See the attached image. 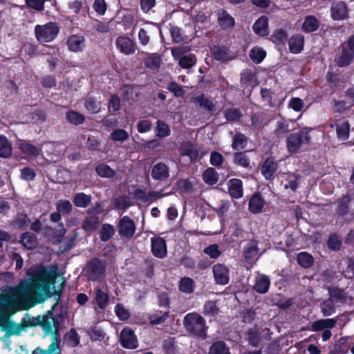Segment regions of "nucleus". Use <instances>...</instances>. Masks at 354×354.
<instances>
[{
  "label": "nucleus",
  "mask_w": 354,
  "mask_h": 354,
  "mask_svg": "<svg viewBox=\"0 0 354 354\" xmlns=\"http://www.w3.org/2000/svg\"><path fill=\"white\" fill-rule=\"evenodd\" d=\"M265 201L259 194H254L248 204L249 211L252 214H258L262 212L265 205Z\"/></svg>",
  "instance_id": "17"
},
{
  "label": "nucleus",
  "mask_w": 354,
  "mask_h": 354,
  "mask_svg": "<svg viewBox=\"0 0 354 354\" xmlns=\"http://www.w3.org/2000/svg\"><path fill=\"white\" fill-rule=\"evenodd\" d=\"M68 122L74 124H80L84 121V117L79 113L73 111H68L66 114Z\"/></svg>",
  "instance_id": "51"
},
{
  "label": "nucleus",
  "mask_w": 354,
  "mask_h": 354,
  "mask_svg": "<svg viewBox=\"0 0 354 354\" xmlns=\"http://www.w3.org/2000/svg\"><path fill=\"white\" fill-rule=\"evenodd\" d=\"M156 136L159 138H165L170 135L171 130L169 127L163 121L158 120L155 128Z\"/></svg>",
  "instance_id": "41"
},
{
  "label": "nucleus",
  "mask_w": 354,
  "mask_h": 354,
  "mask_svg": "<svg viewBox=\"0 0 354 354\" xmlns=\"http://www.w3.org/2000/svg\"><path fill=\"white\" fill-rule=\"evenodd\" d=\"M59 342L60 340L56 336H53V340L46 350L37 348L32 354H60Z\"/></svg>",
  "instance_id": "25"
},
{
  "label": "nucleus",
  "mask_w": 354,
  "mask_h": 354,
  "mask_svg": "<svg viewBox=\"0 0 354 354\" xmlns=\"http://www.w3.org/2000/svg\"><path fill=\"white\" fill-rule=\"evenodd\" d=\"M330 297L344 304L353 303V299L348 293L340 289H333L330 291Z\"/></svg>",
  "instance_id": "31"
},
{
  "label": "nucleus",
  "mask_w": 354,
  "mask_h": 354,
  "mask_svg": "<svg viewBox=\"0 0 354 354\" xmlns=\"http://www.w3.org/2000/svg\"><path fill=\"white\" fill-rule=\"evenodd\" d=\"M290 123L293 124V121L286 120L283 118L277 120L276 128L274 131V135L277 138L283 137L288 131H290L289 127Z\"/></svg>",
  "instance_id": "27"
},
{
  "label": "nucleus",
  "mask_w": 354,
  "mask_h": 354,
  "mask_svg": "<svg viewBox=\"0 0 354 354\" xmlns=\"http://www.w3.org/2000/svg\"><path fill=\"white\" fill-rule=\"evenodd\" d=\"M192 100L194 102L198 104L201 107L209 111H214L216 110L213 102L208 98H205L204 95L196 97Z\"/></svg>",
  "instance_id": "39"
},
{
  "label": "nucleus",
  "mask_w": 354,
  "mask_h": 354,
  "mask_svg": "<svg viewBox=\"0 0 354 354\" xmlns=\"http://www.w3.org/2000/svg\"><path fill=\"white\" fill-rule=\"evenodd\" d=\"M218 22L222 28L227 29L234 26V19L226 11L219 10L218 12Z\"/></svg>",
  "instance_id": "28"
},
{
  "label": "nucleus",
  "mask_w": 354,
  "mask_h": 354,
  "mask_svg": "<svg viewBox=\"0 0 354 354\" xmlns=\"http://www.w3.org/2000/svg\"><path fill=\"white\" fill-rule=\"evenodd\" d=\"M41 325L46 335L57 333L59 330V321L54 317L52 313L48 312L47 315L42 316Z\"/></svg>",
  "instance_id": "7"
},
{
  "label": "nucleus",
  "mask_w": 354,
  "mask_h": 354,
  "mask_svg": "<svg viewBox=\"0 0 354 354\" xmlns=\"http://www.w3.org/2000/svg\"><path fill=\"white\" fill-rule=\"evenodd\" d=\"M57 210L62 214H69L73 209V205L69 201L60 200L56 204Z\"/></svg>",
  "instance_id": "47"
},
{
  "label": "nucleus",
  "mask_w": 354,
  "mask_h": 354,
  "mask_svg": "<svg viewBox=\"0 0 354 354\" xmlns=\"http://www.w3.org/2000/svg\"><path fill=\"white\" fill-rule=\"evenodd\" d=\"M337 319L333 318L319 319L311 324L310 330L314 332L322 331V338L326 342L331 337L330 329L335 327Z\"/></svg>",
  "instance_id": "5"
},
{
  "label": "nucleus",
  "mask_w": 354,
  "mask_h": 354,
  "mask_svg": "<svg viewBox=\"0 0 354 354\" xmlns=\"http://www.w3.org/2000/svg\"><path fill=\"white\" fill-rule=\"evenodd\" d=\"M109 295L106 291L96 288L93 291V301L97 305V306L103 310L104 309L109 302Z\"/></svg>",
  "instance_id": "18"
},
{
  "label": "nucleus",
  "mask_w": 354,
  "mask_h": 354,
  "mask_svg": "<svg viewBox=\"0 0 354 354\" xmlns=\"http://www.w3.org/2000/svg\"><path fill=\"white\" fill-rule=\"evenodd\" d=\"M180 290L187 293L194 291V281L190 278L185 277L180 281Z\"/></svg>",
  "instance_id": "52"
},
{
  "label": "nucleus",
  "mask_w": 354,
  "mask_h": 354,
  "mask_svg": "<svg viewBox=\"0 0 354 354\" xmlns=\"http://www.w3.org/2000/svg\"><path fill=\"white\" fill-rule=\"evenodd\" d=\"M277 168V162L272 158H267L262 166L261 171L266 179H270L275 173Z\"/></svg>",
  "instance_id": "30"
},
{
  "label": "nucleus",
  "mask_w": 354,
  "mask_h": 354,
  "mask_svg": "<svg viewBox=\"0 0 354 354\" xmlns=\"http://www.w3.org/2000/svg\"><path fill=\"white\" fill-rule=\"evenodd\" d=\"M283 187L286 189H290L295 191L299 184L300 178L295 174H288L286 175Z\"/></svg>",
  "instance_id": "34"
},
{
  "label": "nucleus",
  "mask_w": 354,
  "mask_h": 354,
  "mask_svg": "<svg viewBox=\"0 0 354 354\" xmlns=\"http://www.w3.org/2000/svg\"><path fill=\"white\" fill-rule=\"evenodd\" d=\"M297 261L301 266L308 268L313 264V258L306 252H300L297 255Z\"/></svg>",
  "instance_id": "50"
},
{
  "label": "nucleus",
  "mask_w": 354,
  "mask_h": 354,
  "mask_svg": "<svg viewBox=\"0 0 354 354\" xmlns=\"http://www.w3.org/2000/svg\"><path fill=\"white\" fill-rule=\"evenodd\" d=\"M95 171L100 176L103 178H111L115 174L114 170L106 164H100L96 167Z\"/></svg>",
  "instance_id": "45"
},
{
  "label": "nucleus",
  "mask_w": 354,
  "mask_h": 354,
  "mask_svg": "<svg viewBox=\"0 0 354 354\" xmlns=\"http://www.w3.org/2000/svg\"><path fill=\"white\" fill-rule=\"evenodd\" d=\"M85 106L88 111L93 113H98L100 111V103L92 98L86 100Z\"/></svg>",
  "instance_id": "61"
},
{
  "label": "nucleus",
  "mask_w": 354,
  "mask_h": 354,
  "mask_svg": "<svg viewBox=\"0 0 354 354\" xmlns=\"http://www.w3.org/2000/svg\"><path fill=\"white\" fill-rule=\"evenodd\" d=\"M304 106L303 100L299 97H292L288 102V107L295 111H301Z\"/></svg>",
  "instance_id": "60"
},
{
  "label": "nucleus",
  "mask_w": 354,
  "mask_h": 354,
  "mask_svg": "<svg viewBox=\"0 0 354 354\" xmlns=\"http://www.w3.org/2000/svg\"><path fill=\"white\" fill-rule=\"evenodd\" d=\"M115 313L120 320H127L129 317V312L122 304H118L115 306Z\"/></svg>",
  "instance_id": "53"
},
{
  "label": "nucleus",
  "mask_w": 354,
  "mask_h": 354,
  "mask_svg": "<svg viewBox=\"0 0 354 354\" xmlns=\"http://www.w3.org/2000/svg\"><path fill=\"white\" fill-rule=\"evenodd\" d=\"M189 51V48L187 46H178L171 49V55L174 59L178 61V64L183 68L189 69L196 62L195 55L187 54Z\"/></svg>",
  "instance_id": "3"
},
{
  "label": "nucleus",
  "mask_w": 354,
  "mask_h": 354,
  "mask_svg": "<svg viewBox=\"0 0 354 354\" xmlns=\"http://www.w3.org/2000/svg\"><path fill=\"white\" fill-rule=\"evenodd\" d=\"M151 252L153 254L160 259L164 258L167 254V245L165 241L160 236H153L151 239Z\"/></svg>",
  "instance_id": "11"
},
{
  "label": "nucleus",
  "mask_w": 354,
  "mask_h": 354,
  "mask_svg": "<svg viewBox=\"0 0 354 354\" xmlns=\"http://www.w3.org/2000/svg\"><path fill=\"white\" fill-rule=\"evenodd\" d=\"M130 205V198L126 196H120L115 200V207L118 209H127Z\"/></svg>",
  "instance_id": "59"
},
{
  "label": "nucleus",
  "mask_w": 354,
  "mask_h": 354,
  "mask_svg": "<svg viewBox=\"0 0 354 354\" xmlns=\"http://www.w3.org/2000/svg\"><path fill=\"white\" fill-rule=\"evenodd\" d=\"M21 243L25 248L29 250L33 249L37 245V240L35 235L30 232H26L22 235Z\"/></svg>",
  "instance_id": "37"
},
{
  "label": "nucleus",
  "mask_w": 354,
  "mask_h": 354,
  "mask_svg": "<svg viewBox=\"0 0 354 354\" xmlns=\"http://www.w3.org/2000/svg\"><path fill=\"white\" fill-rule=\"evenodd\" d=\"M354 57V52L351 50L346 46L344 45L339 52L335 57V61L339 67H344L348 65Z\"/></svg>",
  "instance_id": "12"
},
{
  "label": "nucleus",
  "mask_w": 354,
  "mask_h": 354,
  "mask_svg": "<svg viewBox=\"0 0 354 354\" xmlns=\"http://www.w3.org/2000/svg\"><path fill=\"white\" fill-rule=\"evenodd\" d=\"M311 129L305 127L301 129L298 133L290 134L287 138V148L290 153H296L304 143L310 142V136L308 135Z\"/></svg>",
  "instance_id": "2"
},
{
  "label": "nucleus",
  "mask_w": 354,
  "mask_h": 354,
  "mask_svg": "<svg viewBox=\"0 0 354 354\" xmlns=\"http://www.w3.org/2000/svg\"><path fill=\"white\" fill-rule=\"evenodd\" d=\"M247 142L246 137L242 133H237L233 138L232 148L235 150L243 149Z\"/></svg>",
  "instance_id": "49"
},
{
  "label": "nucleus",
  "mask_w": 354,
  "mask_h": 354,
  "mask_svg": "<svg viewBox=\"0 0 354 354\" xmlns=\"http://www.w3.org/2000/svg\"><path fill=\"white\" fill-rule=\"evenodd\" d=\"M176 187L182 192H187L192 189V183L187 179H182L176 183Z\"/></svg>",
  "instance_id": "63"
},
{
  "label": "nucleus",
  "mask_w": 354,
  "mask_h": 354,
  "mask_svg": "<svg viewBox=\"0 0 354 354\" xmlns=\"http://www.w3.org/2000/svg\"><path fill=\"white\" fill-rule=\"evenodd\" d=\"M253 30L259 36L264 37L268 35V18L261 16L253 24Z\"/></svg>",
  "instance_id": "16"
},
{
  "label": "nucleus",
  "mask_w": 354,
  "mask_h": 354,
  "mask_svg": "<svg viewBox=\"0 0 354 354\" xmlns=\"http://www.w3.org/2000/svg\"><path fill=\"white\" fill-rule=\"evenodd\" d=\"M335 126L336 127V133L339 140H346L348 138L350 125L348 122L344 119H339L336 121ZM334 125H331L333 127Z\"/></svg>",
  "instance_id": "14"
},
{
  "label": "nucleus",
  "mask_w": 354,
  "mask_h": 354,
  "mask_svg": "<svg viewBox=\"0 0 354 354\" xmlns=\"http://www.w3.org/2000/svg\"><path fill=\"white\" fill-rule=\"evenodd\" d=\"M204 253L212 259H217L221 254L216 244L211 245L205 248L203 250Z\"/></svg>",
  "instance_id": "55"
},
{
  "label": "nucleus",
  "mask_w": 354,
  "mask_h": 354,
  "mask_svg": "<svg viewBox=\"0 0 354 354\" xmlns=\"http://www.w3.org/2000/svg\"><path fill=\"white\" fill-rule=\"evenodd\" d=\"M67 45L71 51H82L84 47V37L80 35H73L68 37Z\"/></svg>",
  "instance_id": "19"
},
{
  "label": "nucleus",
  "mask_w": 354,
  "mask_h": 354,
  "mask_svg": "<svg viewBox=\"0 0 354 354\" xmlns=\"http://www.w3.org/2000/svg\"><path fill=\"white\" fill-rule=\"evenodd\" d=\"M179 151L181 156H187L191 160H196L198 153L195 147L189 142H185L181 144Z\"/></svg>",
  "instance_id": "26"
},
{
  "label": "nucleus",
  "mask_w": 354,
  "mask_h": 354,
  "mask_svg": "<svg viewBox=\"0 0 354 354\" xmlns=\"http://www.w3.org/2000/svg\"><path fill=\"white\" fill-rule=\"evenodd\" d=\"M289 49L292 53H299L303 48L304 45V38L301 35H296L292 36L289 39Z\"/></svg>",
  "instance_id": "23"
},
{
  "label": "nucleus",
  "mask_w": 354,
  "mask_h": 354,
  "mask_svg": "<svg viewBox=\"0 0 354 354\" xmlns=\"http://www.w3.org/2000/svg\"><path fill=\"white\" fill-rule=\"evenodd\" d=\"M183 326L185 330L194 336L202 339L207 337L208 327L205 319L196 313L187 314L183 319Z\"/></svg>",
  "instance_id": "1"
},
{
  "label": "nucleus",
  "mask_w": 354,
  "mask_h": 354,
  "mask_svg": "<svg viewBox=\"0 0 354 354\" xmlns=\"http://www.w3.org/2000/svg\"><path fill=\"white\" fill-rule=\"evenodd\" d=\"M118 49L125 55L132 54L135 52L136 48L133 42L127 37H119L115 41Z\"/></svg>",
  "instance_id": "13"
},
{
  "label": "nucleus",
  "mask_w": 354,
  "mask_h": 354,
  "mask_svg": "<svg viewBox=\"0 0 354 354\" xmlns=\"http://www.w3.org/2000/svg\"><path fill=\"white\" fill-rule=\"evenodd\" d=\"M18 146L21 152L27 156H37L39 154L40 149L28 142L19 140Z\"/></svg>",
  "instance_id": "29"
},
{
  "label": "nucleus",
  "mask_w": 354,
  "mask_h": 354,
  "mask_svg": "<svg viewBox=\"0 0 354 354\" xmlns=\"http://www.w3.org/2000/svg\"><path fill=\"white\" fill-rule=\"evenodd\" d=\"M203 179L208 185H214L217 183L218 175L214 168H208L203 173Z\"/></svg>",
  "instance_id": "38"
},
{
  "label": "nucleus",
  "mask_w": 354,
  "mask_h": 354,
  "mask_svg": "<svg viewBox=\"0 0 354 354\" xmlns=\"http://www.w3.org/2000/svg\"><path fill=\"white\" fill-rule=\"evenodd\" d=\"M321 311L324 316L328 317L335 312L334 300L329 297L320 304Z\"/></svg>",
  "instance_id": "36"
},
{
  "label": "nucleus",
  "mask_w": 354,
  "mask_h": 354,
  "mask_svg": "<svg viewBox=\"0 0 354 354\" xmlns=\"http://www.w3.org/2000/svg\"><path fill=\"white\" fill-rule=\"evenodd\" d=\"M121 346L128 349H135L138 346V341L134 332L129 328H124L120 333Z\"/></svg>",
  "instance_id": "6"
},
{
  "label": "nucleus",
  "mask_w": 354,
  "mask_h": 354,
  "mask_svg": "<svg viewBox=\"0 0 354 354\" xmlns=\"http://www.w3.org/2000/svg\"><path fill=\"white\" fill-rule=\"evenodd\" d=\"M169 176V167L165 163L158 162L151 169V176L157 180H165Z\"/></svg>",
  "instance_id": "15"
},
{
  "label": "nucleus",
  "mask_w": 354,
  "mask_h": 354,
  "mask_svg": "<svg viewBox=\"0 0 354 354\" xmlns=\"http://www.w3.org/2000/svg\"><path fill=\"white\" fill-rule=\"evenodd\" d=\"M59 28L53 22H49L44 25H37L35 27V34L37 39L40 42H50L57 37Z\"/></svg>",
  "instance_id": "4"
},
{
  "label": "nucleus",
  "mask_w": 354,
  "mask_h": 354,
  "mask_svg": "<svg viewBox=\"0 0 354 354\" xmlns=\"http://www.w3.org/2000/svg\"><path fill=\"white\" fill-rule=\"evenodd\" d=\"M319 27L317 19L312 15L306 17L302 24V30L306 32H311L315 31Z\"/></svg>",
  "instance_id": "33"
},
{
  "label": "nucleus",
  "mask_w": 354,
  "mask_h": 354,
  "mask_svg": "<svg viewBox=\"0 0 354 354\" xmlns=\"http://www.w3.org/2000/svg\"><path fill=\"white\" fill-rule=\"evenodd\" d=\"M110 137L113 141L123 142L129 138V133L124 129H118L113 131Z\"/></svg>",
  "instance_id": "46"
},
{
  "label": "nucleus",
  "mask_w": 354,
  "mask_h": 354,
  "mask_svg": "<svg viewBox=\"0 0 354 354\" xmlns=\"http://www.w3.org/2000/svg\"><path fill=\"white\" fill-rule=\"evenodd\" d=\"M229 194L232 198H239L243 196L242 181L239 179L234 178L228 183Z\"/></svg>",
  "instance_id": "22"
},
{
  "label": "nucleus",
  "mask_w": 354,
  "mask_h": 354,
  "mask_svg": "<svg viewBox=\"0 0 354 354\" xmlns=\"http://www.w3.org/2000/svg\"><path fill=\"white\" fill-rule=\"evenodd\" d=\"M234 162L243 167H248L250 165V160L244 153H236L234 155Z\"/></svg>",
  "instance_id": "58"
},
{
  "label": "nucleus",
  "mask_w": 354,
  "mask_h": 354,
  "mask_svg": "<svg viewBox=\"0 0 354 354\" xmlns=\"http://www.w3.org/2000/svg\"><path fill=\"white\" fill-rule=\"evenodd\" d=\"M209 354H231L229 348L223 341L214 342L209 348Z\"/></svg>",
  "instance_id": "35"
},
{
  "label": "nucleus",
  "mask_w": 354,
  "mask_h": 354,
  "mask_svg": "<svg viewBox=\"0 0 354 354\" xmlns=\"http://www.w3.org/2000/svg\"><path fill=\"white\" fill-rule=\"evenodd\" d=\"M114 233V228L109 224H104L100 230V239L103 241H108Z\"/></svg>",
  "instance_id": "48"
},
{
  "label": "nucleus",
  "mask_w": 354,
  "mask_h": 354,
  "mask_svg": "<svg viewBox=\"0 0 354 354\" xmlns=\"http://www.w3.org/2000/svg\"><path fill=\"white\" fill-rule=\"evenodd\" d=\"M145 64L151 69H157L160 65V59L156 56H149L145 59Z\"/></svg>",
  "instance_id": "56"
},
{
  "label": "nucleus",
  "mask_w": 354,
  "mask_h": 354,
  "mask_svg": "<svg viewBox=\"0 0 354 354\" xmlns=\"http://www.w3.org/2000/svg\"><path fill=\"white\" fill-rule=\"evenodd\" d=\"M73 201L77 207H86L91 202V196L84 193H78L75 195Z\"/></svg>",
  "instance_id": "43"
},
{
  "label": "nucleus",
  "mask_w": 354,
  "mask_h": 354,
  "mask_svg": "<svg viewBox=\"0 0 354 354\" xmlns=\"http://www.w3.org/2000/svg\"><path fill=\"white\" fill-rule=\"evenodd\" d=\"M136 225L132 219L125 216L122 217L119 223V233L126 238H131L135 233Z\"/></svg>",
  "instance_id": "10"
},
{
  "label": "nucleus",
  "mask_w": 354,
  "mask_h": 354,
  "mask_svg": "<svg viewBox=\"0 0 354 354\" xmlns=\"http://www.w3.org/2000/svg\"><path fill=\"white\" fill-rule=\"evenodd\" d=\"M266 54V51L261 48L256 47L250 51V57L254 62L259 64L265 58Z\"/></svg>",
  "instance_id": "44"
},
{
  "label": "nucleus",
  "mask_w": 354,
  "mask_h": 354,
  "mask_svg": "<svg viewBox=\"0 0 354 354\" xmlns=\"http://www.w3.org/2000/svg\"><path fill=\"white\" fill-rule=\"evenodd\" d=\"M270 285V279L264 274H259L256 277L254 289L259 293L264 294L268 292Z\"/></svg>",
  "instance_id": "21"
},
{
  "label": "nucleus",
  "mask_w": 354,
  "mask_h": 354,
  "mask_svg": "<svg viewBox=\"0 0 354 354\" xmlns=\"http://www.w3.org/2000/svg\"><path fill=\"white\" fill-rule=\"evenodd\" d=\"M342 245V240L337 234L331 235L328 241V246L330 249L337 250L340 249Z\"/></svg>",
  "instance_id": "54"
},
{
  "label": "nucleus",
  "mask_w": 354,
  "mask_h": 354,
  "mask_svg": "<svg viewBox=\"0 0 354 354\" xmlns=\"http://www.w3.org/2000/svg\"><path fill=\"white\" fill-rule=\"evenodd\" d=\"M12 147L11 143L5 136H0V157L8 158L12 154Z\"/></svg>",
  "instance_id": "32"
},
{
  "label": "nucleus",
  "mask_w": 354,
  "mask_h": 354,
  "mask_svg": "<svg viewBox=\"0 0 354 354\" xmlns=\"http://www.w3.org/2000/svg\"><path fill=\"white\" fill-rule=\"evenodd\" d=\"M241 116V113L237 109H228L225 111V118L228 121L238 120Z\"/></svg>",
  "instance_id": "57"
},
{
  "label": "nucleus",
  "mask_w": 354,
  "mask_h": 354,
  "mask_svg": "<svg viewBox=\"0 0 354 354\" xmlns=\"http://www.w3.org/2000/svg\"><path fill=\"white\" fill-rule=\"evenodd\" d=\"M331 17L334 20H341L346 17L347 14L346 6L343 2H338L332 6Z\"/></svg>",
  "instance_id": "24"
},
{
  "label": "nucleus",
  "mask_w": 354,
  "mask_h": 354,
  "mask_svg": "<svg viewBox=\"0 0 354 354\" xmlns=\"http://www.w3.org/2000/svg\"><path fill=\"white\" fill-rule=\"evenodd\" d=\"M218 309L214 301H209L204 305V313L205 315L214 316L217 314Z\"/></svg>",
  "instance_id": "62"
},
{
  "label": "nucleus",
  "mask_w": 354,
  "mask_h": 354,
  "mask_svg": "<svg viewBox=\"0 0 354 354\" xmlns=\"http://www.w3.org/2000/svg\"><path fill=\"white\" fill-rule=\"evenodd\" d=\"M261 95L265 103L271 107L278 106L281 104V100L269 89L262 88Z\"/></svg>",
  "instance_id": "20"
},
{
  "label": "nucleus",
  "mask_w": 354,
  "mask_h": 354,
  "mask_svg": "<svg viewBox=\"0 0 354 354\" xmlns=\"http://www.w3.org/2000/svg\"><path fill=\"white\" fill-rule=\"evenodd\" d=\"M258 252L259 250L255 241L248 243L245 247L243 252L245 258L248 259L257 258Z\"/></svg>",
  "instance_id": "40"
},
{
  "label": "nucleus",
  "mask_w": 354,
  "mask_h": 354,
  "mask_svg": "<svg viewBox=\"0 0 354 354\" xmlns=\"http://www.w3.org/2000/svg\"><path fill=\"white\" fill-rule=\"evenodd\" d=\"M212 271L216 283L225 285L229 282L230 270L227 266L217 263L213 266Z\"/></svg>",
  "instance_id": "9"
},
{
  "label": "nucleus",
  "mask_w": 354,
  "mask_h": 354,
  "mask_svg": "<svg viewBox=\"0 0 354 354\" xmlns=\"http://www.w3.org/2000/svg\"><path fill=\"white\" fill-rule=\"evenodd\" d=\"M104 270V268L102 261L97 259L89 262L85 268L88 279L93 281L97 279L103 274Z\"/></svg>",
  "instance_id": "8"
},
{
  "label": "nucleus",
  "mask_w": 354,
  "mask_h": 354,
  "mask_svg": "<svg viewBox=\"0 0 354 354\" xmlns=\"http://www.w3.org/2000/svg\"><path fill=\"white\" fill-rule=\"evenodd\" d=\"M167 88L174 93L176 97H181L185 94V91L182 86L176 82H171L168 84Z\"/></svg>",
  "instance_id": "64"
},
{
  "label": "nucleus",
  "mask_w": 354,
  "mask_h": 354,
  "mask_svg": "<svg viewBox=\"0 0 354 354\" xmlns=\"http://www.w3.org/2000/svg\"><path fill=\"white\" fill-rule=\"evenodd\" d=\"M99 224V218L96 216L86 217L83 221L82 227L85 231L91 232L96 230Z\"/></svg>",
  "instance_id": "42"
}]
</instances>
